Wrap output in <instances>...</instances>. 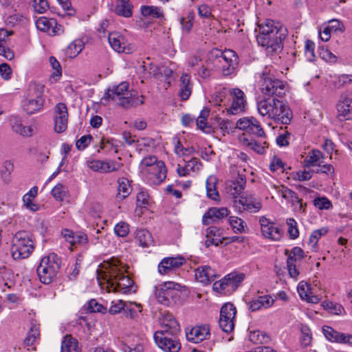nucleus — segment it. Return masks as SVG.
I'll return each instance as SVG.
<instances>
[{
	"label": "nucleus",
	"instance_id": "obj_1",
	"mask_svg": "<svg viewBox=\"0 0 352 352\" xmlns=\"http://www.w3.org/2000/svg\"><path fill=\"white\" fill-rule=\"evenodd\" d=\"M124 266L118 258L104 261L97 270L98 282L102 289L107 292L128 294L135 292L133 281L124 275Z\"/></svg>",
	"mask_w": 352,
	"mask_h": 352
},
{
	"label": "nucleus",
	"instance_id": "obj_2",
	"mask_svg": "<svg viewBox=\"0 0 352 352\" xmlns=\"http://www.w3.org/2000/svg\"><path fill=\"white\" fill-rule=\"evenodd\" d=\"M257 110L261 116L284 124H288L292 118L288 106L276 98L261 100L257 103Z\"/></svg>",
	"mask_w": 352,
	"mask_h": 352
},
{
	"label": "nucleus",
	"instance_id": "obj_3",
	"mask_svg": "<svg viewBox=\"0 0 352 352\" xmlns=\"http://www.w3.org/2000/svg\"><path fill=\"white\" fill-rule=\"evenodd\" d=\"M109 99H111L126 109L144 103L143 96H139L135 91L130 90L129 83L126 82H122L112 89H109L102 100Z\"/></svg>",
	"mask_w": 352,
	"mask_h": 352
},
{
	"label": "nucleus",
	"instance_id": "obj_4",
	"mask_svg": "<svg viewBox=\"0 0 352 352\" xmlns=\"http://www.w3.org/2000/svg\"><path fill=\"white\" fill-rule=\"evenodd\" d=\"M257 42L271 52H277L282 49V40L284 37L282 29L275 25L272 20L267 19L259 26Z\"/></svg>",
	"mask_w": 352,
	"mask_h": 352
},
{
	"label": "nucleus",
	"instance_id": "obj_5",
	"mask_svg": "<svg viewBox=\"0 0 352 352\" xmlns=\"http://www.w3.org/2000/svg\"><path fill=\"white\" fill-rule=\"evenodd\" d=\"M186 295V287L173 281L164 282L155 290V297L157 301L166 306H173L181 303Z\"/></svg>",
	"mask_w": 352,
	"mask_h": 352
},
{
	"label": "nucleus",
	"instance_id": "obj_6",
	"mask_svg": "<svg viewBox=\"0 0 352 352\" xmlns=\"http://www.w3.org/2000/svg\"><path fill=\"white\" fill-rule=\"evenodd\" d=\"M45 85L42 83L32 82L26 91V96L23 101V109L28 115L39 112L43 108Z\"/></svg>",
	"mask_w": 352,
	"mask_h": 352
},
{
	"label": "nucleus",
	"instance_id": "obj_7",
	"mask_svg": "<svg viewBox=\"0 0 352 352\" xmlns=\"http://www.w3.org/2000/svg\"><path fill=\"white\" fill-rule=\"evenodd\" d=\"M34 248V241L31 235L26 231H19L12 239V256L15 260L27 258L33 252Z\"/></svg>",
	"mask_w": 352,
	"mask_h": 352
},
{
	"label": "nucleus",
	"instance_id": "obj_8",
	"mask_svg": "<svg viewBox=\"0 0 352 352\" xmlns=\"http://www.w3.org/2000/svg\"><path fill=\"white\" fill-rule=\"evenodd\" d=\"M61 263V258L54 252L43 257L36 270L41 282L51 283L58 273Z\"/></svg>",
	"mask_w": 352,
	"mask_h": 352
},
{
	"label": "nucleus",
	"instance_id": "obj_9",
	"mask_svg": "<svg viewBox=\"0 0 352 352\" xmlns=\"http://www.w3.org/2000/svg\"><path fill=\"white\" fill-rule=\"evenodd\" d=\"M233 207L239 214H241L244 211L256 213L262 208V204L261 199L253 195H244L239 199H234Z\"/></svg>",
	"mask_w": 352,
	"mask_h": 352
},
{
	"label": "nucleus",
	"instance_id": "obj_10",
	"mask_svg": "<svg viewBox=\"0 0 352 352\" xmlns=\"http://www.w3.org/2000/svg\"><path fill=\"white\" fill-rule=\"evenodd\" d=\"M243 279V274L230 273L220 280L216 281L213 285V289L217 292L228 294L235 291Z\"/></svg>",
	"mask_w": 352,
	"mask_h": 352
},
{
	"label": "nucleus",
	"instance_id": "obj_11",
	"mask_svg": "<svg viewBox=\"0 0 352 352\" xmlns=\"http://www.w3.org/2000/svg\"><path fill=\"white\" fill-rule=\"evenodd\" d=\"M261 91L268 96L282 97L285 95V84L283 81L270 76H263Z\"/></svg>",
	"mask_w": 352,
	"mask_h": 352
},
{
	"label": "nucleus",
	"instance_id": "obj_12",
	"mask_svg": "<svg viewBox=\"0 0 352 352\" xmlns=\"http://www.w3.org/2000/svg\"><path fill=\"white\" fill-rule=\"evenodd\" d=\"M236 307L232 303H226L221 309L219 326L226 333L233 331L235 325Z\"/></svg>",
	"mask_w": 352,
	"mask_h": 352
},
{
	"label": "nucleus",
	"instance_id": "obj_13",
	"mask_svg": "<svg viewBox=\"0 0 352 352\" xmlns=\"http://www.w3.org/2000/svg\"><path fill=\"white\" fill-rule=\"evenodd\" d=\"M228 92L232 99V104L230 107L226 108L227 113L230 115H236L243 112L246 104L244 92L239 88L228 89Z\"/></svg>",
	"mask_w": 352,
	"mask_h": 352
},
{
	"label": "nucleus",
	"instance_id": "obj_14",
	"mask_svg": "<svg viewBox=\"0 0 352 352\" xmlns=\"http://www.w3.org/2000/svg\"><path fill=\"white\" fill-rule=\"evenodd\" d=\"M174 336L163 334L162 332H155L154 340L157 345L164 352H178L181 344Z\"/></svg>",
	"mask_w": 352,
	"mask_h": 352
},
{
	"label": "nucleus",
	"instance_id": "obj_15",
	"mask_svg": "<svg viewBox=\"0 0 352 352\" xmlns=\"http://www.w3.org/2000/svg\"><path fill=\"white\" fill-rule=\"evenodd\" d=\"M68 109L63 102H58L54 107V130L56 133L64 132L67 128Z\"/></svg>",
	"mask_w": 352,
	"mask_h": 352
},
{
	"label": "nucleus",
	"instance_id": "obj_16",
	"mask_svg": "<svg viewBox=\"0 0 352 352\" xmlns=\"http://www.w3.org/2000/svg\"><path fill=\"white\" fill-rule=\"evenodd\" d=\"M108 40L111 47L119 53L131 54L135 50V46L129 43L128 41L119 32L110 33Z\"/></svg>",
	"mask_w": 352,
	"mask_h": 352
},
{
	"label": "nucleus",
	"instance_id": "obj_17",
	"mask_svg": "<svg viewBox=\"0 0 352 352\" xmlns=\"http://www.w3.org/2000/svg\"><path fill=\"white\" fill-rule=\"evenodd\" d=\"M221 58L224 61L222 65V73L224 76L234 74L239 65V57L232 50H226L221 54Z\"/></svg>",
	"mask_w": 352,
	"mask_h": 352
},
{
	"label": "nucleus",
	"instance_id": "obj_18",
	"mask_svg": "<svg viewBox=\"0 0 352 352\" xmlns=\"http://www.w3.org/2000/svg\"><path fill=\"white\" fill-rule=\"evenodd\" d=\"M337 118L343 122L352 120V97L349 94H342L337 105Z\"/></svg>",
	"mask_w": 352,
	"mask_h": 352
},
{
	"label": "nucleus",
	"instance_id": "obj_19",
	"mask_svg": "<svg viewBox=\"0 0 352 352\" xmlns=\"http://www.w3.org/2000/svg\"><path fill=\"white\" fill-rule=\"evenodd\" d=\"M185 263V258L181 256L164 258L158 265V272L161 275L168 274L182 267Z\"/></svg>",
	"mask_w": 352,
	"mask_h": 352
},
{
	"label": "nucleus",
	"instance_id": "obj_20",
	"mask_svg": "<svg viewBox=\"0 0 352 352\" xmlns=\"http://www.w3.org/2000/svg\"><path fill=\"white\" fill-rule=\"evenodd\" d=\"M87 166L95 172L110 173L117 171L120 165L114 160H91L87 161Z\"/></svg>",
	"mask_w": 352,
	"mask_h": 352
},
{
	"label": "nucleus",
	"instance_id": "obj_21",
	"mask_svg": "<svg viewBox=\"0 0 352 352\" xmlns=\"http://www.w3.org/2000/svg\"><path fill=\"white\" fill-rule=\"evenodd\" d=\"M236 127L248 133L255 134L258 137H262L265 134L258 120L253 117L239 119L236 122Z\"/></svg>",
	"mask_w": 352,
	"mask_h": 352
},
{
	"label": "nucleus",
	"instance_id": "obj_22",
	"mask_svg": "<svg viewBox=\"0 0 352 352\" xmlns=\"http://www.w3.org/2000/svg\"><path fill=\"white\" fill-rule=\"evenodd\" d=\"M161 330L163 334L175 336L180 331V327L174 316L170 313H166L160 319Z\"/></svg>",
	"mask_w": 352,
	"mask_h": 352
},
{
	"label": "nucleus",
	"instance_id": "obj_23",
	"mask_svg": "<svg viewBox=\"0 0 352 352\" xmlns=\"http://www.w3.org/2000/svg\"><path fill=\"white\" fill-rule=\"evenodd\" d=\"M144 173L147 174L148 179L153 184H160L165 180L167 170L164 162L159 161L154 166H151L148 170H145Z\"/></svg>",
	"mask_w": 352,
	"mask_h": 352
},
{
	"label": "nucleus",
	"instance_id": "obj_24",
	"mask_svg": "<svg viewBox=\"0 0 352 352\" xmlns=\"http://www.w3.org/2000/svg\"><path fill=\"white\" fill-rule=\"evenodd\" d=\"M38 30L47 32L51 34H59L63 32L61 26L58 25L56 21L54 19H48L44 16L39 17L35 22Z\"/></svg>",
	"mask_w": 352,
	"mask_h": 352
},
{
	"label": "nucleus",
	"instance_id": "obj_25",
	"mask_svg": "<svg viewBox=\"0 0 352 352\" xmlns=\"http://www.w3.org/2000/svg\"><path fill=\"white\" fill-rule=\"evenodd\" d=\"M209 336L210 329L208 325L195 326L186 331L188 340L193 343H199L208 338Z\"/></svg>",
	"mask_w": 352,
	"mask_h": 352
},
{
	"label": "nucleus",
	"instance_id": "obj_26",
	"mask_svg": "<svg viewBox=\"0 0 352 352\" xmlns=\"http://www.w3.org/2000/svg\"><path fill=\"white\" fill-rule=\"evenodd\" d=\"M229 214L227 208H211L203 216L202 223L209 225L226 217Z\"/></svg>",
	"mask_w": 352,
	"mask_h": 352
},
{
	"label": "nucleus",
	"instance_id": "obj_27",
	"mask_svg": "<svg viewBox=\"0 0 352 352\" xmlns=\"http://www.w3.org/2000/svg\"><path fill=\"white\" fill-rule=\"evenodd\" d=\"M206 238L205 245L207 248L211 245L219 246L224 239L222 230L216 226H210L206 229Z\"/></svg>",
	"mask_w": 352,
	"mask_h": 352
},
{
	"label": "nucleus",
	"instance_id": "obj_28",
	"mask_svg": "<svg viewBox=\"0 0 352 352\" xmlns=\"http://www.w3.org/2000/svg\"><path fill=\"white\" fill-rule=\"evenodd\" d=\"M274 187L277 189L283 199L291 202L293 206H295L296 210H301L303 208L302 199L298 197L294 191L285 186H274Z\"/></svg>",
	"mask_w": 352,
	"mask_h": 352
},
{
	"label": "nucleus",
	"instance_id": "obj_29",
	"mask_svg": "<svg viewBox=\"0 0 352 352\" xmlns=\"http://www.w3.org/2000/svg\"><path fill=\"white\" fill-rule=\"evenodd\" d=\"M196 279L204 284H208L216 278V273L208 265L199 267L195 270Z\"/></svg>",
	"mask_w": 352,
	"mask_h": 352
},
{
	"label": "nucleus",
	"instance_id": "obj_30",
	"mask_svg": "<svg viewBox=\"0 0 352 352\" xmlns=\"http://www.w3.org/2000/svg\"><path fill=\"white\" fill-rule=\"evenodd\" d=\"M192 89V83L190 76L184 73L179 79V96L183 100H186L190 97Z\"/></svg>",
	"mask_w": 352,
	"mask_h": 352
},
{
	"label": "nucleus",
	"instance_id": "obj_31",
	"mask_svg": "<svg viewBox=\"0 0 352 352\" xmlns=\"http://www.w3.org/2000/svg\"><path fill=\"white\" fill-rule=\"evenodd\" d=\"M324 155L318 149H312L307 154L302 162L304 167L309 168L319 166L323 162Z\"/></svg>",
	"mask_w": 352,
	"mask_h": 352
},
{
	"label": "nucleus",
	"instance_id": "obj_32",
	"mask_svg": "<svg viewBox=\"0 0 352 352\" xmlns=\"http://www.w3.org/2000/svg\"><path fill=\"white\" fill-rule=\"evenodd\" d=\"M274 299L269 295H265L252 300L249 302V309L256 311L261 309H267L274 304Z\"/></svg>",
	"mask_w": 352,
	"mask_h": 352
},
{
	"label": "nucleus",
	"instance_id": "obj_33",
	"mask_svg": "<svg viewBox=\"0 0 352 352\" xmlns=\"http://www.w3.org/2000/svg\"><path fill=\"white\" fill-rule=\"evenodd\" d=\"M297 290L300 297L311 303H318L320 298L315 295H311L309 285L305 281H300L297 287Z\"/></svg>",
	"mask_w": 352,
	"mask_h": 352
},
{
	"label": "nucleus",
	"instance_id": "obj_34",
	"mask_svg": "<svg viewBox=\"0 0 352 352\" xmlns=\"http://www.w3.org/2000/svg\"><path fill=\"white\" fill-rule=\"evenodd\" d=\"M133 6L129 0H117L115 8V12L124 17H130L132 16Z\"/></svg>",
	"mask_w": 352,
	"mask_h": 352
},
{
	"label": "nucleus",
	"instance_id": "obj_35",
	"mask_svg": "<svg viewBox=\"0 0 352 352\" xmlns=\"http://www.w3.org/2000/svg\"><path fill=\"white\" fill-rule=\"evenodd\" d=\"M11 126L14 133L23 137H30L33 134V129L32 126L23 125L21 122L16 118L12 121Z\"/></svg>",
	"mask_w": 352,
	"mask_h": 352
},
{
	"label": "nucleus",
	"instance_id": "obj_36",
	"mask_svg": "<svg viewBox=\"0 0 352 352\" xmlns=\"http://www.w3.org/2000/svg\"><path fill=\"white\" fill-rule=\"evenodd\" d=\"M285 254L288 256L287 259L288 273L292 278L297 280L299 272L296 268V263L300 260H298V258L296 256H293V254L291 252H289L288 250H285Z\"/></svg>",
	"mask_w": 352,
	"mask_h": 352
},
{
	"label": "nucleus",
	"instance_id": "obj_37",
	"mask_svg": "<svg viewBox=\"0 0 352 352\" xmlns=\"http://www.w3.org/2000/svg\"><path fill=\"white\" fill-rule=\"evenodd\" d=\"M229 223L235 234L245 233L248 230L245 222L241 218L236 216L229 217Z\"/></svg>",
	"mask_w": 352,
	"mask_h": 352
},
{
	"label": "nucleus",
	"instance_id": "obj_38",
	"mask_svg": "<svg viewBox=\"0 0 352 352\" xmlns=\"http://www.w3.org/2000/svg\"><path fill=\"white\" fill-rule=\"evenodd\" d=\"M124 352H144V341L138 337H134L133 340H129L124 344Z\"/></svg>",
	"mask_w": 352,
	"mask_h": 352
},
{
	"label": "nucleus",
	"instance_id": "obj_39",
	"mask_svg": "<svg viewBox=\"0 0 352 352\" xmlns=\"http://www.w3.org/2000/svg\"><path fill=\"white\" fill-rule=\"evenodd\" d=\"M217 182V178L214 175H210L206 180L207 196L213 200H218L219 198V194L216 188Z\"/></svg>",
	"mask_w": 352,
	"mask_h": 352
},
{
	"label": "nucleus",
	"instance_id": "obj_40",
	"mask_svg": "<svg viewBox=\"0 0 352 352\" xmlns=\"http://www.w3.org/2000/svg\"><path fill=\"white\" fill-rule=\"evenodd\" d=\"M60 352H80L77 340L71 336H66L62 342Z\"/></svg>",
	"mask_w": 352,
	"mask_h": 352
},
{
	"label": "nucleus",
	"instance_id": "obj_41",
	"mask_svg": "<svg viewBox=\"0 0 352 352\" xmlns=\"http://www.w3.org/2000/svg\"><path fill=\"white\" fill-rule=\"evenodd\" d=\"M135 239L142 248H147L153 243V238L151 233L144 229L137 230Z\"/></svg>",
	"mask_w": 352,
	"mask_h": 352
},
{
	"label": "nucleus",
	"instance_id": "obj_42",
	"mask_svg": "<svg viewBox=\"0 0 352 352\" xmlns=\"http://www.w3.org/2000/svg\"><path fill=\"white\" fill-rule=\"evenodd\" d=\"M328 232V230L325 228H322L318 230H314L309 239L308 245L310 247L311 250L314 252L317 251L318 250V241L319 239L321 238L322 236L326 234Z\"/></svg>",
	"mask_w": 352,
	"mask_h": 352
},
{
	"label": "nucleus",
	"instance_id": "obj_43",
	"mask_svg": "<svg viewBox=\"0 0 352 352\" xmlns=\"http://www.w3.org/2000/svg\"><path fill=\"white\" fill-rule=\"evenodd\" d=\"M261 232L265 238L275 241H279L282 237V230L274 224L263 228Z\"/></svg>",
	"mask_w": 352,
	"mask_h": 352
},
{
	"label": "nucleus",
	"instance_id": "obj_44",
	"mask_svg": "<svg viewBox=\"0 0 352 352\" xmlns=\"http://www.w3.org/2000/svg\"><path fill=\"white\" fill-rule=\"evenodd\" d=\"M118 197L121 199H124L127 197L131 192L129 181L126 178L122 177L118 179Z\"/></svg>",
	"mask_w": 352,
	"mask_h": 352
},
{
	"label": "nucleus",
	"instance_id": "obj_45",
	"mask_svg": "<svg viewBox=\"0 0 352 352\" xmlns=\"http://www.w3.org/2000/svg\"><path fill=\"white\" fill-rule=\"evenodd\" d=\"M84 47L83 42L80 39H76L71 43L66 49V55L71 58H75L82 50Z\"/></svg>",
	"mask_w": 352,
	"mask_h": 352
},
{
	"label": "nucleus",
	"instance_id": "obj_46",
	"mask_svg": "<svg viewBox=\"0 0 352 352\" xmlns=\"http://www.w3.org/2000/svg\"><path fill=\"white\" fill-rule=\"evenodd\" d=\"M322 306L324 309L330 314L338 316L345 314V310L340 303L325 300L322 302Z\"/></svg>",
	"mask_w": 352,
	"mask_h": 352
},
{
	"label": "nucleus",
	"instance_id": "obj_47",
	"mask_svg": "<svg viewBox=\"0 0 352 352\" xmlns=\"http://www.w3.org/2000/svg\"><path fill=\"white\" fill-rule=\"evenodd\" d=\"M39 326L36 324H32L28 335L24 340L26 346H32L39 338Z\"/></svg>",
	"mask_w": 352,
	"mask_h": 352
},
{
	"label": "nucleus",
	"instance_id": "obj_48",
	"mask_svg": "<svg viewBox=\"0 0 352 352\" xmlns=\"http://www.w3.org/2000/svg\"><path fill=\"white\" fill-rule=\"evenodd\" d=\"M249 338L255 344H266L270 341V337L265 333L259 330L250 331Z\"/></svg>",
	"mask_w": 352,
	"mask_h": 352
},
{
	"label": "nucleus",
	"instance_id": "obj_49",
	"mask_svg": "<svg viewBox=\"0 0 352 352\" xmlns=\"http://www.w3.org/2000/svg\"><path fill=\"white\" fill-rule=\"evenodd\" d=\"M142 14L145 17H153L159 19L163 16V13L160 8L155 6H143L140 8Z\"/></svg>",
	"mask_w": 352,
	"mask_h": 352
},
{
	"label": "nucleus",
	"instance_id": "obj_50",
	"mask_svg": "<svg viewBox=\"0 0 352 352\" xmlns=\"http://www.w3.org/2000/svg\"><path fill=\"white\" fill-rule=\"evenodd\" d=\"M243 142L250 149L258 154H263L265 151V148L267 147V143L265 142H260L254 140H248L244 138L243 139Z\"/></svg>",
	"mask_w": 352,
	"mask_h": 352
},
{
	"label": "nucleus",
	"instance_id": "obj_51",
	"mask_svg": "<svg viewBox=\"0 0 352 352\" xmlns=\"http://www.w3.org/2000/svg\"><path fill=\"white\" fill-rule=\"evenodd\" d=\"M209 115V111L207 109L201 111L199 117L197 118L196 124L199 129L205 133L210 131V127L208 126L206 119Z\"/></svg>",
	"mask_w": 352,
	"mask_h": 352
},
{
	"label": "nucleus",
	"instance_id": "obj_52",
	"mask_svg": "<svg viewBox=\"0 0 352 352\" xmlns=\"http://www.w3.org/2000/svg\"><path fill=\"white\" fill-rule=\"evenodd\" d=\"M301 336L300 338V344L303 347L309 346L312 341L311 330L307 325L301 324L300 327Z\"/></svg>",
	"mask_w": 352,
	"mask_h": 352
},
{
	"label": "nucleus",
	"instance_id": "obj_53",
	"mask_svg": "<svg viewBox=\"0 0 352 352\" xmlns=\"http://www.w3.org/2000/svg\"><path fill=\"white\" fill-rule=\"evenodd\" d=\"M142 305L137 302H130L129 306L125 307L124 312L126 317L131 319H135L138 317V314L142 312Z\"/></svg>",
	"mask_w": 352,
	"mask_h": 352
},
{
	"label": "nucleus",
	"instance_id": "obj_54",
	"mask_svg": "<svg viewBox=\"0 0 352 352\" xmlns=\"http://www.w3.org/2000/svg\"><path fill=\"white\" fill-rule=\"evenodd\" d=\"M286 223L288 227L287 232L289 237L292 239L298 238L299 236V231L296 220L293 218H289L287 219Z\"/></svg>",
	"mask_w": 352,
	"mask_h": 352
},
{
	"label": "nucleus",
	"instance_id": "obj_55",
	"mask_svg": "<svg viewBox=\"0 0 352 352\" xmlns=\"http://www.w3.org/2000/svg\"><path fill=\"white\" fill-rule=\"evenodd\" d=\"M212 8L207 4L203 3L198 7L199 16L202 19L212 20L214 19L212 13Z\"/></svg>",
	"mask_w": 352,
	"mask_h": 352
},
{
	"label": "nucleus",
	"instance_id": "obj_56",
	"mask_svg": "<svg viewBox=\"0 0 352 352\" xmlns=\"http://www.w3.org/2000/svg\"><path fill=\"white\" fill-rule=\"evenodd\" d=\"M66 188L61 184H58L52 190V196L59 201H61L66 197Z\"/></svg>",
	"mask_w": 352,
	"mask_h": 352
},
{
	"label": "nucleus",
	"instance_id": "obj_57",
	"mask_svg": "<svg viewBox=\"0 0 352 352\" xmlns=\"http://www.w3.org/2000/svg\"><path fill=\"white\" fill-rule=\"evenodd\" d=\"M245 185V180L240 178L239 180L232 182L230 186L231 193L235 197L241 193Z\"/></svg>",
	"mask_w": 352,
	"mask_h": 352
},
{
	"label": "nucleus",
	"instance_id": "obj_58",
	"mask_svg": "<svg viewBox=\"0 0 352 352\" xmlns=\"http://www.w3.org/2000/svg\"><path fill=\"white\" fill-rule=\"evenodd\" d=\"M314 205L319 210H329L333 207L331 202L325 197L316 198Z\"/></svg>",
	"mask_w": 352,
	"mask_h": 352
},
{
	"label": "nucleus",
	"instance_id": "obj_59",
	"mask_svg": "<svg viewBox=\"0 0 352 352\" xmlns=\"http://www.w3.org/2000/svg\"><path fill=\"white\" fill-rule=\"evenodd\" d=\"M50 64L54 72L51 76L52 78H60L62 75V69L59 62L54 56H50L49 58Z\"/></svg>",
	"mask_w": 352,
	"mask_h": 352
},
{
	"label": "nucleus",
	"instance_id": "obj_60",
	"mask_svg": "<svg viewBox=\"0 0 352 352\" xmlns=\"http://www.w3.org/2000/svg\"><path fill=\"white\" fill-rule=\"evenodd\" d=\"M114 232L118 236L124 237L129 232V226L124 221L119 222L115 226Z\"/></svg>",
	"mask_w": 352,
	"mask_h": 352
},
{
	"label": "nucleus",
	"instance_id": "obj_61",
	"mask_svg": "<svg viewBox=\"0 0 352 352\" xmlns=\"http://www.w3.org/2000/svg\"><path fill=\"white\" fill-rule=\"evenodd\" d=\"M87 309L89 312H107V308L101 304H99L95 299H92L89 301L87 305Z\"/></svg>",
	"mask_w": 352,
	"mask_h": 352
},
{
	"label": "nucleus",
	"instance_id": "obj_62",
	"mask_svg": "<svg viewBox=\"0 0 352 352\" xmlns=\"http://www.w3.org/2000/svg\"><path fill=\"white\" fill-rule=\"evenodd\" d=\"M228 94H229L228 90L226 88H222L215 91L212 96V100L214 103L216 105L221 106Z\"/></svg>",
	"mask_w": 352,
	"mask_h": 352
},
{
	"label": "nucleus",
	"instance_id": "obj_63",
	"mask_svg": "<svg viewBox=\"0 0 352 352\" xmlns=\"http://www.w3.org/2000/svg\"><path fill=\"white\" fill-rule=\"evenodd\" d=\"M125 307L126 303L122 300L112 301L108 312L112 315L117 314L120 313L122 310H124Z\"/></svg>",
	"mask_w": 352,
	"mask_h": 352
},
{
	"label": "nucleus",
	"instance_id": "obj_64",
	"mask_svg": "<svg viewBox=\"0 0 352 352\" xmlns=\"http://www.w3.org/2000/svg\"><path fill=\"white\" fill-rule=\"evenodd\" d=\"M159 161L157 160L155 156H147L145 157L141 162V167L142 171L144 173L145 170H148L151 166H154L157 164Z\"/></svg>",
	"mask_w": 352,
	"mask_h": 352
}]
</instances>
